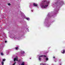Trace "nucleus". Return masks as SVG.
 <instances>
[{"label":"nucleus","instance_id":"obj_16","mask_svg":"<svg viewBox=\"0 0 65 65\" xmlns=\"http://www.w3.org/2000/svg\"><path fill=\"white\" fill-rule=\"evenodd\" d=\"M5 43H6V42H7V41H5Z\"/></svg>","mask_w":65,"mask_h":65},{"label":"nucleus","instance_id":"obj_4","mask_svg":"<svg viewBox=\"0 0 65 65\" xmlns=\"http://www.w3.org/2000/svg\"><path fill=\"white\" fill-rule=\"evenodd\" d=\"M33 5L34 6H37V5L35 3H34Z\"/></svg>","mask_w":65,"mask_h":65},{"label":"nucleus","instance_id":"obj_10","mask_svg":"<svg viewBox=\"0 0 65 65\" xmlns=\"http://www.w3.org/2000/svg\"><path fill=\"white\" fill-rule=\"evenodd\" d=\"M6 60L5 59H3V61H5Z\"/></svg>","mask_w":65,"mask_h":65},{"label":"nucleus","instance_id":"obj_2","mask_svg":"<svg viewBox=\"0 0 65 65\" xmlns=\"http://www.w3.org/2000/svg\"><path fill=\"white\" fill-rule=\"evenodd\" d=\"M18 59L17 58H14V62H15V61H18Z\"/></svg>","mask_w":65,"mask_h":65},{"label":"nucleus","instance_id":"obj_11","mask_svg":"<svg viewBox=\"0 0 65 65\" xmlns=\"http://www.w3.org/2000/svg\"><path fill=\"white\" fill-rule=\"evenodd\" d=\"M16 63V62H15L13 64V65H15V64Z\"/></svg>","mask_w":65,"mask_h":65},{"label":"nucleus","instance_id":"obj_9","mask_svg":"<svg viewBox=\"0 0 65 65\" xmlns=\"http://www.w3.org/2000/svg\"><path fill=\"white\" fill-rule=\"evenodd\" d=\"M48 60V58H46V61H47Z\"/></svg>","mask_w":65,"mask_h":65},{"label":"nucleus","instance_id":"obj_3","mask_svg":"<svg viewBox=\"0 0 65 65\" xmlns=\"http://www.w3.org/2000/svg\"><path fill=\"white\" fill-rule=\"evenodd\" d=\"M43 56L44 57H46V56H45V55H41L39 57H43Z\"/></svg>","mask_w":65,"mask_h":65},{"label":"nucleus","instance_id":"obj_8","mask_svg":"<svg viewBox=\"0 0 65 65\" xmlns=\"http://www.w3.org/2000/svg\"><path fill=\"white\" fill-rule=\"evenodd\" d=\"M2 65H4V62H3V61H2Z\"/></svg>","mask_w":65,"mask_h":65},{"label":"nucleus","instance_id":"obj_7","mask_svg":"<svg viewBox=\"0 0 65 65\" xmlns=\"http://www.w3.org/2000/svg\"><path fill=\"white\" fill-rule=\"evenodd\" d=\"M26 19L27 20L29 21V20L30 19L29 18H26Z\"/></svg>","mask_w":65,"mask_h":65},{"label":"nucleus","instance_id":"obj_1","mask_svg":"<svg viewBox=\"0 0 65 65\" xmlns=\"http://www.w3.org/2000/svg\"><path fill=\"white\" fill-rule=\"evenodd\" d=\"M50 2H47L45 0L43 1L42 3V5H41L42 7L43 8H46L48 6L47 5H46V4H48Z\"/></svg>","mask_w":65,"mask_h":65},{"label":"nucleus","instance_id":"obj_12","mask_svg":"<svg viewBox=\"0 0 65 65\" xmlns=\"http://www.w3.org/2000/svg\"><path fill=\"white\" fill-rule=\"evenodd\" d=\"M25 52L24 51H23L22 52V54H25Z\"/></svg>","mask_w":65,"mask_h":65},{"label":"nucleus","instance_id":"obj_15","mask_svg":"<svg viewBox=\"0 0 65 65\" xmlns=\"http://www.w3.org/2000/svg\"><path fill=\"white\" fill-rule=\"evenodd\" d=\"M8 5H10V3L8 4Z\"/></svg>","mask_w":65,"mask_h":65},{"label":"nucleus","instance_id":"obj_17","mask_svg":"<svg viewBox=\"0 0 65 65\" xmlns=\"http://www.w3.org/2000/svg\"><path fill=\"white\" fill-rule=\"evenodd\" d=\"M53 58H54V59H55V58H55V57L54 56V57H53Z\"/></svg>","mask_w":65,"mask_h":65},{"label":"nucleus","instance_id":"obj_6","mask_svg":"<svg viewBox=\"0 0 65 65\" xmlns=\"http://www.w3.org/2000/svg\"><path fill=\"white\" fill-rule=\"evenodd\" d=\"M65 51L64 50H63V51L62 53V54H64L65 53Z\"/></svg>","mask_w":65,"mask_h":65},{"label":"nucleus","instance_id":"obj_19","mask_svg":"<svg viewBox=\"0 0 65 65\" xmlns=\"http://www.w3.org/2000/svg\"><path fill=\"white\" fill-rule=\"evenodd\" d=\"M30 59H31V58H30Z\"/></svg>","mask_w":65,"mask_h":65},{"label":"nucleus","instance_id":"obj_13","mask_svg":"<svg viewBox=\"0 0 65 65\" xmlns=\"http://www.w3.org/2000/svg\"><path fill=\"white\" fill-rule=\"evenodd\" d=\"M1 55H2L3 56V54L2 53H1Z\"/></svg>","mask_w":65,"mask_h":65},{"label":"nucleus","instance_id":"obj_18","mask_svg":"<svg viewBox=\"0 0 65 65\" xmlns=\"http://www.w3.org/2000/svg\"><path fill=\"white\" fill-rule=\"evenodd\" d=\"M33 10H31V11H32V12H33Z\"/></svg>","mask_w":65,"mask_h":65},{"label":"nucleus","instance_id":"obj_14","mask_svg":"<svg viewBox=\"0 0 65 65\" xmlns=\"http://www.w3.org/2000/svg\"><path fill=\"white\" fill-rule=\"evenodd\" d=\"M39 60H40H40H41V58L40 57L39 58Z\"/></svg>","mask_w":65,"mask_h":65},{"label":"nucleus","instance_id":"obj_5","mask_svg":"<svg viewBox=\"0 0 65 65\" xmlns=\"http://www.w3.org/2000/svg\"><path fill=\"white\" fill-rule=\"evenodd\" d=\"M15 48L16 50H18V49H19V47H15Z\"/></svg>","mask_w":65,"mask_h":65}]
</instances>
